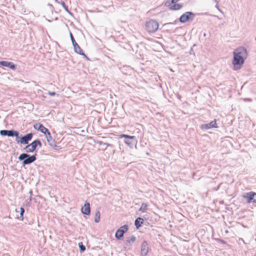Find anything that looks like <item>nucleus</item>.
<instances>
[{"label":"nucleus","instance_id":"nucleus-1","mask_svg":"<svg viewBox=\"0 0 256 256\" xmlns=\"http://www.w3.org/2000/svg\"><path fill=\"white\" fill-rule=\"evenodd\" d=\"M248 56L247 51L244 47L236 48L234 52L233 64H243Z\"/></svg>","mask_w":256,"mask_h":256},{"label":"nucleus","instance_id":"nucleus-2","mask_svg":"<svg viewBox=\"0 0 256 256\" xmlns=\"http://www.w3.org/2000/svg\"><path fill=\"white\" fill-rule=\"evenodd\" d=\"M158 22L153 20H150L146 22V26L148 32H154L158 28Z\"/></svg>","mask_w":256,"mask_h":256},{"label":"nucleus","instance_id":"nucleus-3","mask_svg":"<svg viewBox=\"0 0 256 256\" xmlns=\"http://www.w3.org/2000/svg\"><path fill=\"white\" fill-rule=\"evenodd\" d=\"M18 159L20 160H24V164H28L34 162L36 160V157L35 156H30L26 154H22L19 156Z\"/></svg>","mask_w":256,"mask_h":256},{"label":"nucleus","instance_id":"nucleus-4","mask_svg":"<svg viewBox=\"0 0 256 256\" xmlns=\"http://www.w3.org/2000/svg\"><path fill=\"white\" fill-rule=\"evenodd\" d=\"M38 146H42V143L38 140H34L32 142L26 146L24 150L26 152H32L35 150Z\"/></svg>","mask_w":256,"mask_h":256},{"label":"nucleus","instance_id":"nucleus-5","mask_svg":"<svg viewBox=\"0 0 256 256\" xmlns=\"http://www.w3.org/2000/svg\"><path fill=\"white\" fill-rule=\"evenodd\" d=\"M194 14L192 12H186L180 18V20L181 22L184 23L189 20H193Z\"/></svg>","mask_w":256,"mask_h":256},{"label":"nucleus","instance_id":"nucleus-6","mask_svg":"<svg viewBox=\"0 0 256 256\" xmlns=\"http://www.w3.org/2000/svg\"><path fill=\"white\" fill-rule=\"evenodd\" d=\"M243 197L246 200L248 203H256V193L249 192L246 194Z\"/></svg>","mask_w":256,"mask_h":256},{"label":"nucleus","instance_id":"nucleus-7","mask_svg":"<svg viewBox=\"0 0 256 256\" xmlns=\"http://www.w3.org/2000/svg\"><path fill=\"white\" fill-rule=\"evenodd\" d=\"M128 230V226L126 225H124L120 227V228L116 232V237L118 239H120L123 236L124 234Z\"/></svg>","mask_w":256,"mask_h":256},{"label":"nucleus","instance_id":"nucleus-8","mask_svg":"<svg viewBox=\"0 0 256 256\" xmlns=\"http://www.w3.org/2000/svg\"><path fill=\"white\" fill-rule=\"evenodd\" d=\"M46 136L47 142L48 143L49 145L51 147L53 148L54 149L57 150L58 146L56 144L55 140L52 138L50 132H48V134H47L46 135Z\"/></svg>","mask_w":256,"mask_h":256},{"label":"nucleus","instance_id":"nucleus-9","mask_svg":"<svg viewBox=\"0 0 256 256\" xmlns=\"http://www.w3.org/2000/svg\"><path fill=\"white\" fill-rule=\"evenodd\" d=\"M70 36L75 52L80 54H84L76 42L72 33H70Z\"/></svg>","mask_w":256,"mask_h":256},{"label":"nucleus","instance_id":"nucleus-10","mask_svg":"<svg viewBox=\"0 0 256 256\" xmlns=\"http://www.w3.org/2000/svg\"><path fill=\"white\" fill-rule=\"evenodd\" d=\"M34 127L35 129H36L40 131L42 133L46 135L48 132H50L48 129L44 127L42 124L40 123L36 124Z\"/></svg>","mask_w":256,"mask_h":256},{"label":"nucleus","instance_id":"nucleus-11","mask_svg":"<svg viewBox=\"0 0 256 256\" xmlns=\"http://www.w3.org/2000/svg\"><path fill=\"white\" fill-rule=\"evenodd\" d=\"M32 136L33 135L32 133L28 134L22 136L20 140H17V142H20L22 144H28V141L32 140Z\"/></svg>","mask_w":256,"mask_h":256},{"label":"nucleus","instance_id":"nucleus-12","mask_svg":"<svg viewBox=\"0 0 256 256\" xmlns=\"http://www.w3.org/2000/svg\"><path fill=\"white\" fill-rule=\"evenodd\" d=\"M218 128L216 120H214L211 122L209 124H204L201 126V128L202 129H206V130L210 129V128Z\"/></svg>","mask_w":256,"mask_h":256},{"label":"nucleus","instance_id":"nucleus-13","mask_svg":"<svg viewBox=\"0 0 256 256\" xmlns=\"http://www.w3.org/2000/svg\"><path fill=\"white\" fill-rule=\"evenodd\" d=\"M148 244L146 241H144L141 246V254L143 256H146L148 252Z\"/></svg>","mask_w":256,"mask_h":256},{"label":"nucleus","instance_id":"nucleus-14","mask_svg":"<svg viewBox=\"0 0 256 256\" xmlns=\"http://www.w3.org/2000/svg\"><path fill=\"white\" fill-rule=\"evenodd\" d=\"M90 206L88 202H86L84 206L81 208V212L82 214L89 215L90 214Z\"/></svg>","mask_w":256,"mask_h":256},{"label":"nucleus","instance_id":"nucleus-15","mask_svg":"<svg viewBox=\"0 0 256 256\" xmlns=\"http://www.w3.org/2000/svg\"><path fill=\"white\" fill-rule=\"evenodd\" d=\"M24 212V210L23 208H20V210H16V214L20 212L19 214H16V218L18 219H19L21 220H23Z\"/></svg>","mask_w":256,"mask_h":256},{"label":"nucleus","instance_id":"nucleus-16","mask_svg":"<svg viewBox=\"0 0 256 256\" xmlns=\"http://www.w3.org/2000/svg\"><path fill=\"white\" fill-rule=\"evenodd\" d=\"M144 220L140 218H138L135 220L134 224L136 228H140L143 224Z\"/></svg>","mask_w":256,"mask_h":256},{"label":"nucleus","instance_id":"nucleus-17","mask_svg":"<svg viewBox=\"0 0 256 256\" xmlns=\"http://www.w3.org/2000/svg\"><path fill=\"white\" fill-rule=\"evenodd\" d=\"M19 132L17 131H14L12 130H8L7 136H16L18 137V136Z\"/></svg>","mask_w":256,"mask_h":256},{"label":"nucleus","instance_id":"nucleus-18","mask_svg":"<svg viewBox=\"0 0 256 256\" xmlns=\"http://www.w3.org/2000/svg\"><path fill=\"white\" fill-rule=\"evenodd\" d=\"M148 208V204L146 203H142L141 205L140 208L139 209V210L142 212H145V211Z\"/></svg>","mask_w":256,"mask_h":256},{"label":"nucleus","instance_id":"nucleus-19","mask_svg":"<svg viewBox=\"0 0 256 256\" xmlns=\"http://www.w3.org/2000/svg\"><path fill=\"white\" fill-rule=\"evenodd\" d=\"M100 213L99 211L96 212L95 214V218L94 221L96 222H100Z\"/></svg>","mask_w":256,"mask_h":256},{"label":"nucleus","instance_id":"nucleus-20","mask_svg":"<svg viewBox=\"0 0 256 256\" xmlns=\"http://www.w3.org/2000/svg\"><path fill=\"white\" fill-rule=\"evenodd\" d=\"M182 6L180 4H173L171 8L174 10H180L182 8Z\"/></svg>","mask_w":256,"mask_h":256},{"label":"nucleus","instance_id":"nucleus-21","mask_svg":"<svg viewBox=\"0 0 256 256\" xmlns=\"http://www.w3.org/2000/svg\"><path fill=\"white\" fill-rule=\"evenodd\" d=\"M120 138H128L130 139H135L136 137L134 136H130L127 134H122L120 136Z\"/></svg>","mask_w":256,"mask_h":256},{"label":"nucleus","instance_id":"nucleus-22","mask_svg":"<svg viewBox=\"0 0 256 256\" xmlns=\"http://www.w3.org/2000/svg\"><path fill=\"white\" fill-rule=\"evenodd\" d=\"M78 246L81 252H84L86 250L85 246L82 244V242H80L78 244Z\"/></svg>","mask_w":256,"mask_h":256},{"label":"nucleus","instance_id":"nucleus-23","mask_svg":"<svg viewBox=\"0 0 256 256\" xmlns=\"http://www.w3.org/2000/svg\"><path fill=\"white\" fill-rule=\"evenodd\" d=\"M7 134H8V130H2L0 131V134L2 136H7Z\"/></svg>","mask_w":256,"mask_h":256},{"label":"nucleus","instance_id":"nucleus-24","mask_svg":"<svg viewBox=\"0 0 256 256\" xmlns=\"http://www.w3.org/2000/svg\"><path fill=\"white\" fill-rule=\"evenodd\" d=\"M0 64H13L11 62H6V61H1V62H0Z\"/></svg>","mask_w":256,"mask_h":256},{"label":"nucleus","instance_id":"nucleus-25","mask_svg":"<svg viewBox=\"0 0 256 256\" xmlns=\"http://www.w3.org/2000/svg\"><path fill=\"white\" fill-rule=\"evenodd\" d=\"M4 66H8L10 68L14 70V69L15 68V66L14 65H4Z\"/></svg>","mask_w":256,"mask_h":256},{"label":"nucleus","instance_id":"nucleus-26","mask_svg":"<svg viewBox=\"0 0 256 256\" xmlns=\"http://www.w3.org/2000/svg\"><path fill=\"white\" fill-rule=\"evenodd\" d=\"M234 69L236 70V69H237V68H240V65H238V64H237V65H234Z\"/></svg>","mask_w":256,"mask_h":256},{"label":"nucleus","instance_id":"nucleus-27","mask_svg":"<svg viewBox=\"0 0 256 256\" xmlns=\"http://www.w3.org/2000/svg\"><path fill=\"white\" fill-rule=\"evenodd\" d=\"M48 94L52 96H54L56 93L54 92H48Z\"/></svg>","mask_w":256,"mask_h":256},{"label":"nucleus","instance_id":"nucleus-28","mask_svg":"<svg viewBox=\"0 0 256 256\" xmlns=\"http://www.w3.org/2000/svg\"><path fill=\"white\" fill-rule=\"evenodd\" d=\"M179 0H172V3L174 4V3H176V2H178Z\"/></svg>","mask_w":256,"mask_h":256},{"label":"nucleus","instance_id":"nucleus-29","mask_svg":"<svg viewBox=\"0 0 256 256\" xmlns=\"http://www.w3.org/2000/svg\"><path fill=\"white\" fill-rule=\"evenodd\" d=\"M126 142V144H128V145H130V144L128 142H127V141H126V142Z\"/></svg>","mask_w":256,"mask_h":256},{"label":"nucleus","instance_id":"nucleus-30","mask_svg":"<svg viewBox=\"0 0 256 256\" xmlns=\"http://www.w3.org/2000/svg\"><path fill=\"white\" fill-rule=\"evenodd\" d=\"M213 0L215 2H217V0Z\"/></svg>","mask_w":256,"mask_h":256}]
</instances>
